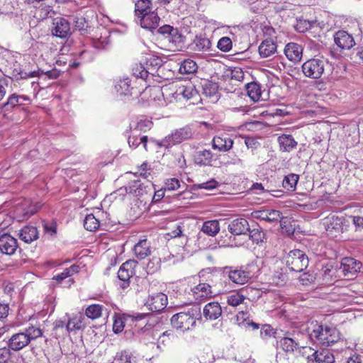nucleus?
<instances>
[{"label": "nucleus", "instance_id": "f03ea898", "mask_svg": "<svg viewBox=\"0 0 363 363\" xmlns=\"http://www.w3.org/2000/svg\"><path fill=\"white\" fill-rule=\"evenodd\" d=\"M43 335V330L39 327L30 325L25 328L23 332L13 334L7 342V346L11 351L18 352L28 346L31 341L35 340Z\"/></svg>", "mask_w": 363, "mask_h": 363}, {"label": "nucleus", "instance_id": "412c9836", "mask_svg": "<svg viewBox=\"0 0 363 363\" xmlns=\"http://www.w3.org/2000/svg\"><path fill=\"white\" fill-rule=\"evenodd\" d=\"M233 145V140L223 134L220 136H215L212 141L213 149H218L219 151L226 152L230 150Z\"/></svg>", "mask_w": 363, "mask_h": 363}, {"label": "nucleus", "instance_id": "58836bf2", "mask_svg": "<svg viewBox=\"0 0 363 363\" xmlns=\"http://www.w3.org/2000/svg\"><path fill=\"white\" fill-rule=\"evenodd\" d=\"M314 358V361L317 363H333L335 361L333 354L326 349L322 350L320 352L316 351Z\"/></svg>", "mask_w": 363, "mask_h": 363}, {"label": "nucleus", "instance_id": "4468645a", "mask_svg": "<svg viewBox=\"0 0 363 363\" xmlns=\"http://www.w3.org/2000/svg\"><path fill=\"white\" fill-rule=\"evenodd\" d=\"M252 218L269 223H277L281 218V213L274 209L254 211L251 213Z\"/></svg>", "mask_w": 363, "mask_h": 363}, {"label": "nucleus", "instance_id": "7ed1b4c3", "mask_svg": "<svg viewBox=\"0 0 363 363\" xmlns=\"http://www.w3.org/2000/svg\"><path fill=\"white\" fill-rule=\"evenodd\" d=\"M201 318L200 311L196 308H189L186 312H179L171 318L172 325L182 331H186L196 325L197 320Z\"/></svg>", "mask_w": 363, "mask_h": 363}, {"label": "nucleus", "instance_id": "4d7b16f0", "mask_svg": "<svg viewBox=\"0 0 363 363\" xmlns=\"http://www.w3.org/2000/svg\"><path fill=\"white\" fill-rule=\"evenodd\" d=\"M75 28L79 30H84L88 27V23L82 16L76 17L74 20Z\"/></svg>", "mask_w": 363, "mask_h": 363}, {"label": "nucleus", "instance_id": "69168bd1", "mask_svg": "<svg viewBox=\"0 0 363 363\" xmlns=\"http://www.w3.org/2000/svg\"><path fill=\"white\" fill-rule=\"evenodd\" d=\"M314 279L315 278L313 275L308 273H303L299 277L300 281L303 285H307L310 283H312Z\"/></svg>", "mask_w": 363, "mask_h": 363}, {"label": "nucleus", "instance_id": "a19ab883", "mask_svg": "<svg viewBox=\"0 0 363 363\" xmlns=\"http://www.w3.org/2000/svg\"><path fill=\"white\" fill-rule=\"evenodd\" d=\"M100 225L99 220L93 214H88L84 220V227L89 231H96Z\"/></svg>", "mask_w": 363, "mask_h": 363}, {"label": "nucleus", "instance_id": "49530a36", "mask_svg": "<svg viewBox=\"0 0 363 363\" xmlns=\"http://www.w3.org/2000/svg\"><path fill=\"white\" fill-rule=\"evenodd\" d=\"M133 74L142 79H145L149 74V72L142 64H135L132 68Z\"/></svg>", "mask_w": 363, "mask_h": 363}, {"label": "nucleus", "instance_id": "8fccbe9b", "mask_svg": "<svg viewBox=\"0 0 363 363\" xmlns=\"http://www.w3.org/2000/svg\"><path fill=\"white\" fill-rule=\"evenodd\" d=\"M316 351L308 346L301 347L299 349V352L301 355L309 361H314Z\"/></svg>", "mask_w": 363, "mask_h": 363}, {"label": "nucleus", "instance_id": "4be33fe9", "mask_svg": "<svg viewBox=\"0 0 363 363\" xmlns=\"http://www.w3.org/2000/svg\"><path fill=\"white\" fill-rule=\"evenodd\" d=\"M104 313L107 314L108 310L104 305L99 303L89 305L84 311L85 315L91 320L99 319Z\"/></svg>", "mask_w": 363, "mask_h": 363}, {"label": "nucleus", "instance_id": "c85d7f7f", "mask_svg": "<svg viewBox=\"0 0 363 363\" xmlns=\"http://www.w3.org/2000/svg\"><path fill=\"white\" fill-rule=\"evenodd\" d=\"M278 142L281 150L284 152H290L297 145V142L291 135L283 134L278 138Z\"/></svg>", "mask_w": 363, "mask_h": 363}, {"label": "nucleus", "instance_id": "0eeeda50", "mask_svg": "<svg viewBox=\"0 0 363 363\" xmlns=\"http://www.w3.org/2000/svg\"><path fill=\"white\" fill-rule=\"evenodd\" d=\"M138 262L133 259H128L120 267L118 271V277L122 281L120 286L125 289L130 285V278L135 274V267Z\"/></svg>", "mask_w": 363, "mask_h": 363}, {"label": "nucleus", "instance_id": "3c124183", "mask_svg": "<svg viewBox=\"0 0 363 363\" xmlns=\"http://www.w3.org/2000/svg\"><path fill=\"white\" fill-rule=\"evenodd\" d=\"M232 40L229 37H223L218 42L217 47L223 52H228L232 49Z\"/></svg>", "mask_w": 363, "mask_h": 363}, {"label": "nucleus", "instance_id": "c9c22d12", "mask_svg": "<svg viewBox=\"0 0 363 363\" xmlns=\"http://www.w3.org/2000/svg\"><path fill=\"white\" fill-rule=\"evenodd\" d=\"M79 271V267L76 264H72L69 267L65 268L62 272L59 273L55 275L52 279L57 281V282H61L66 278L70 277L74 274H76Z\"/></svg>", "mask_w": 363, "mask_h": 363}, {"label": "nucleus", "instance_id": "cd10ccee", "mask_svg": "<svg viewBox=\"0 0 363 363\" xmlns=\"http://www.w3.org/2000/svg\"><path fill=\"white\" fill-rule=\"evenodd\" d=\"M288 335L289 333H286L284 337L278 340L277 343L284 352L291 353L298 347V342Z\"/></svg>", "mask_w": 363, "mask_h": 363}, {"label": "nucleus", "instance_id": "79ce46f5", "mask_svg": "<svg viewBox=\"0 0 363 363\" xmlns=\"http://www.w3.org/2000/svg\"><path fill=\"white\" fill-rule=\"evenodd\" d=\"M127 193L138 196L143 194V184L140 180H133L125 187Z\"/></svg>", "mask_w": 363, "mask_h": 363}, {"label": "nucleus", "instance_id": "e2e57ef3", "mask_svg": "<svg viewBox=\"0 0 363 363\" xmlns=\"http://www.w3.org/2000/svg\"><path fill=\"white\" fill-rule=\"evenodd\" d=\"M245 143L247 148L257 149L259 145V142L253 137H247L245 139Z\"/></svg>", "mask_w": 363, "mask_h": 363}, {"label": "nucleus", "instance_id": "9b49d317", "mask_svg": "<svg viewBox=\"0 0 363 363\" xmlns=\"http://www.w3.org/2000/svg\"><path fill=\"white\" fill-rule=\"evenodd\" d=\"M154 99L157 98V105L164 106L170 104L183 102L185 92H154Z\"/></svg>", "mask_w": 363, "mask_h": 363}, {"label": "nucleus", "instance_id": "ea45409f", "mask_svg": "<svg viewBox=\"0 0 363 363\" xmlns=\"http://www.w3.org/2000/svg\"><path fill=\"white\" fill-rule=\"evenodd\" d=\"M299 176L296 174H289L285 176L282 182L283 187L287 191H293L296 189Z\"/></svg>", "mask_w": 363, "mask_h": 363}, {"label": "nucleus", "instance_id": "393cba45", "mask_svg": "<svg viewBox=\"0 0 363 363\" xmlns=\"http://www.w3.org/2000/svg\"><path fill=\"white\" fill-rule=\"evenodd\" d=\"M85 328L84 318L82 314H76L69 318L66 324V330L70 333Z\"/></svg>", "mask_w": 363, "mask_h": 363}, {"label": "nucleus", "instance_id": "774afa93", "mask_svg": "<svg viewBox=\"0 0 363 363\" xmlns=\"http://www.w3.org/2000/svg\"><path fill=\"white\" fill-rule=\"evenodd\" d=\"M350 218L352 219V223L354 225L357 230L363 228V217L358 216H351Z\"/></svg>", "mask_w": 363, "mask_h": 363}, {"label": "nucleus", "instance_id": "9d476101", "mask_svg": "<svg viewBox=\"0 0 363 363\" xmlns=\"http://www.w3.org/2000/svg\"><path fill=\"white\" fill-rule=\"evenodd\" d=\"M252 287H243L239 290H235L229 292L225 295L226 302L228 306L237 307L243 303L245 300L247 298L249 292L252 291Z\"/></svg>", "mask_w": 363, "mask_h": 363}, {"label": "nucleus", "instance_id": "09e8293b", "mask_svg": "<svg viewBox=\"0 0 363 363\" xmlns=\"http://www.w3.org/2000/svg\"><path fill=\"white\" fill-rule=\"evenodd\" d=\"M250 238L252 241L256 244H259L263 242L264 238V233L257 228L250 230Z\"/></svg>", "mask_w": 363, "mask_h": 363}, {"label": "nucleus", "instance_id": "f8f14e48", "mask_svg": "<svg viewBox=\"0 0 363 363\" xmlns=\"http://www.w3.org/2000/svg\"><path fill=\"white\" fill-rule=\"evenodd\" d=\"M52 33L53 35L65 38L70 34V23L63 17H57L53 19Z\"/></svg>", "mask_w": 363, "mask_h": 363}, {"label": "nucleus", "instance_id": "5701e85b", "mask_svg": "<svg viewBox=\"0 0 363 363\" xmlns=\"http://www.w3.org/2000/svg\"><path fill=\"white\" fill-rule=\"evenodd\" d=\"M303 49L301 46L295 43H288L284 49L286 57L291 61L298 62L302 57Z\"/></svg>", "mask_w": 363, "mask_h": 363}, {"label": "nucleus", "instance_id": "13d9d810", "mask_svg": "<svg viewBox=\"0 0 363 363\" xmlns=\"http://www.w3.org/2000/svg\"><path fill=\"white\" fill-rule=\"evenodd\" d=\"M203 91H218L219 86L213 80H205L202 84Z\"/></svg>", "mask_w": 363, "mask_h": 363}, {"label": "nucleus", "instance_id": "72a5a7b5", "mask_svg": "<svg viewBox=\"0 0 363 363\" xmlns=\"http://www.w3.org/2000/svg\"><path fill=\"white\" fill-rule=\"evenodd\" d=\"M195 50L199 52H206L211 49V42L204 35L196 36L194 40Z\"/></svg>", "mask_w": 363, "mask_h": 363}, {"label": "nucleus", "instance_id": "20e7f679", "mask_svg": "<svg viewBox=\"0 0 363 363\" xmlns=\"http://www.w3.org/2000/svg\"><path fill=\"white\" fill-rule=\"evenodd\" d=\"M259 272V267L255 263H250L240 269L230 270L229 279L237 284H244Z\"/></svg>", "mask_w": 363, "mask_h": 363}, {"label": "nucleus", "instance_id": "de8ad7c7", "mask_svg": "<svg viewBox=\"0 0 363 363\" xmlns=\"http://www.w3.org/2000/svg\"><path fill=\"white\" fill-rule=\"evenodd\" d=\"M21 99L29 101V99L24 95H17L16 94H13L9 97L8 101L6 105V106L10 105L12 107H14L16 106L23 105V101H20Z\"/></svg>", "mask_w": 363, "mask_h": 363}, {"label": "nucleus", "instance_id": "e433bc0d", "mask_svg": "<svg viewBox=\"0 0 363 363\" xmlns=\"http://www.w3.org/2000/svg\"><path fill=\"white\" fill-rule=\"evenodd\" d=\"M114 363H136L135 357L128 350H122L116 353Z\"/></svg>", "mask_w": 363, "mask_h": 363}, {"label": "nucleus", "instance_id": "2f4dec72", "mask_svg": "<svg viewBox=\"0 0 363 363\" xmlns=\"http://www.w3.org/2000/svg\"><path fill=\"white\" fill-rule=\"evenodd\" d=\"M213 153L211 150H204L196 152L194 155V161L195 164L200 166H206L211 164L213 160Z\"/></svg>", "mask_w": 363, "mask_h": 363}, {"label": "nucleus", "instance_id": "603ef678", "mask_svg": "<svg viewBox=\"0 0 363 363\" xmlns=\"http://www.w3.org/2000/svg\"><path fill=\"white\" fill-rule=\"evenodd\" d=\"M179 187L180 182L178 179L169 178L166 179L163 189L164 191H174L177 190Z\"/></svg>", "mask_w": 363, "mask_h": 363}, {"label": "nucleus", "instance_id": "052dcab7", "mask_svg": "<svg viewBox=\"0 0 363 363\" xmlns=\"http://www.w3.org/2000/svg\"><path fill=\"white\" fill-rule=\"evenodd\" d=\"M11 350L6 347L0 348V363H6L9 359Z\"/></svg>", "mask_w": 363, "mask_h": 363}, {"label": "nucleus", "instance_id": "39448f33", "mask_svg": "<svg viewBox=\"0 0 363 363\" xmlns=\"http://www.w3.org/2000/svg\"><path fill=\"white\" fill-rule=\"evenodd\" d=\"M286 264L291 271L301 272L307 267L308 259L303 251L293 250L286 257Z\"/></svg>", "mask_w": 363, "mask_h": 363}, {"label": "nucleus", "instance_id": "473e14b6", "mask_svg": "<svg viewBox=\"0 0 363 363\" xmlns=\"http://www.w3.org/2000/svg\"><path fill=\"white\" fill-rule=\"evenodd\" d=\"M201 230L209 236H215L220 230L219 222L217 220L205 221L203 223Z\"/></svg>", "mask_w": 363, "mask_h": 363}, {"label": "nucleus", "instance_id": "b1692460", "mask_svg": "<svg viewBox=\"0 0 363 363\" xmlns=\"http://www.w3.org/2000/svg\"><path fill=\"white\" fill-rule=\"evenodd\" d=\"M135 256L139 259H144L151 253L150 243L147 239L140 240L133 247Z\"/></svg>", "mask_w": 363, "mask_h": 363}, {"label": "nucleus", "instance_id": "6ab92c4d", "mask_svg": "<svg viewBox=\"0 0 363 363\" xmlns=\"http://www.w3.org/2000/svg\"><path fill=\"white\" fill-rule=\"evenodd\" d=\"M203 313L206 319L214 320L221 315L222 308L218 302L212 301L204 306Z\"/></svg>", "mask_w": 363, "mask_h": 363}, {"label": "nucleus", "instance_id": "a878e982", "mask_svg": "<svg viewBox=\"0 0 363 363\" xmlns=\"http://www.w3.org/2000/svg\"><path fill=\"white\" fill-rule=\"evenodd\" d=\"M343 220V218H340L335 216L325 218L324 225L325 226L326 230L330 232H342Z\"/></svg>", "mask_w": 363, "mask_h": 363}, {"label": "nucleus", "instance_id": "864d4df0", "mask_svg": "<svg viewBox=\"0 0 363 363\" xmlns=\"http://www.w3.org/2000/svg\"><path fill=\"white\" fill-rule=\"evenodd\" d=\"M114 88L116 91H128L130 87V80L128 78L119 79L115 82Z\"/></svg>", "mask_w": 363, "mask_h": 363}, {"label": "nucleus", "instance_id": "dca6fc26", "mask_svg": "<svg viewBox=\"0 0 363 363\" xmlns=\"http://www.w3.org/2000/svg\"><path fill=\"white\" fill-rule=\"evenodd\" d=\"M140 18V24L142 28L153 30L159 26L160 18L156 12V9L148 13H145L141 16Z\"/></svg>", "mask_w": 363, "mask_h": 363}, {"label": "nucleus", "instance_id": "4c0bfd02", "mask_svg": "<svg viewBox=\"0 0 363 363\" xmlns=\"http://www.w3.org/2000/svg\"><path fill=\"white\" fill-rule=\"evenodd\" d=\"M270 92H240L242 96L248 97L253 102L266 101L269 99Z\"/></svg>", "mask_w": 363, "mask_h": 363}, {"label": "nucleus", "instance_id": "680f3d73", "mask_svg": "<svg viewBox=\"0 0 363 363\" xmlns=\"http://www.w3.org/2000/svg\"><path fill=\"white\" fill-rule=\"evenodd\" d=\"M43 228L45 233L52 235H55L57 232V224L55 222H52L50 223L44 222Z\"/></svg>", "mask_w": 363, "mask_h": 363}, {"label": "nucleus", "instance_id": "6e6552de", "mask_svg": "<svg viewBox=\"0 0 363 363\" xmlns=\"http://www.w3.org/2000/svg\"><path fill=\"white\" fill-rule=\"evenodd\" d=\"M193 301L200 303L213 298L216 294L213 291L211 286L207 283H199L191 289Z\"/></svg>", "mask_w": 363, "mask_h": 363}, {"label": "nucleus", "instance_id": "bf43d9fd", "mask_svg": "<svg viewBox=\"0 0 363 363\" xmlns=\"http://www.w3.org/2000/svg\"><path fill=\"white\" fill-rule=\"evenodd\" d=\"M138 172L140 174V176L147 179L151 174V169L148 167V164L147 162H143L139 167Z\"/></svg>", "mask_w": 363, "mask_h": 363}, {"label": "nucleus", "instance_id": "1a4fd4ad", "mask_svg": "<svg viewBox=\"0 0 363 363\" xmlns=\"http://www.w3.org/2000/svg\"><path fill=\"white\" fill-rule=\"evenodd\" d=\"M145 305L152 312H160L167 305V296L162 292L152 293L149 295Z\"/></svg>", "mask_w": 363, "mask_h": 363}, {"label": "nucleus", "instance_id": "338daca9", "mask_svg": "<svg viewBox=\"0 0 363 363\" xmlns=\"http://www.w3.org/2000/svg\"><path fill=\"white\" fill-rule=\"evenodd\" d=\"M124 328V323L121 318H117L114 320L113 324V330L115 333H118L123 331Z\"/></svg>", "mask_w": 363, "mask_h": 363}, {"label": "nucleus", "instance_id": "c756f323", "mask_svg": "<svg viewBox=\"0 0 363 363\" xmlns=\"http://www.w3.org/2000/svg\"><path fill=\"white\" fill-rule=\"evenodd\" d=\"M154 0H138L135 4V15L138 18L141 17L145 13L152 11Z\"/></svg>", "mask_w": 363, "mask_h": 363}, {"label": "nucleus", "instance_id": "f704fd0d", "mask_svg": "<svg viewBox=\"0 0 363 363\" xmlns=\"http://www.w3.org/2000/svg\"><path fill=\"white\" fill-rule=\"evenodd\" d=\"M198 65L194 60L186 59L182 62L179 67V73L182 74H191L197 72Z\"/></svg>", "mask_w": 363, "mask_h": 363}, {"label": "nucleus", "instance_id": "5fc2aeb1", "mask_svg": "<svg viewBox=\"0 0 363 363\" xmlns=\"http://www.w3.org/2000/svg\"><path fill=\"white\" fill-rule=\"evenodd\" d=\"M60 72L58 69H52L45 72L42 71L40 74L38 72V76L39 77V79H45L47 77L50 79H56L60 76Z\"/></svg>", "mask_w": 363, "mask_h": 363}, {"label": "nucleus", "instance_id": "2eb2a0df", "mask_svg": "<svg viewBox=\"0 0 363 363\" xmlns=\"http://www.w3.org/2000/svg\"><path fill=\"white\" fill-rule=\"evenodd\" d=\"M334 41L342 50H350L355 45L352 35L343 30H340L335 33Z\"/></svg>", "mask_w": 363, "mask_h": 363}, {"label": "nucleus", "instance_id": "a18cd8bd", "mask_svg": "<svg viewBox=\"0 0 363 363\" xmlns=\"http://www.w3.org/2000/svg\"><path fill=\"white\" fill-rule=\"evenodd\" d=\"M153 125V123L147 118H140L136 123L134 130L139 132H147L150 130Z\"/></svg>", "mask_w": 363, "mask_h": 363}, {"label": "nucleus", "instance_id": "7c9ffc66", "mask_svg": "<svg viewBox=\"0 0 363 363\" xmlns=\"http://www.w3.org/2000/svg\"><path fill=\"white\" fill-rule=\"evenodd\" d=\"M277 50V45L272 40H265L259 46V53L262 57H268Z\"/></svg>", "mask_w": 363, "mask_h": 363}, {"label": "nucleus", "instance_id": "a211bd4d", "mask_svg": "<svg viewBox=\"0 0 363 363\" xmlns=\"http://www.w3.org/2000/svg\"><path fill=\"white\" fill-rule=\"evenodd\" d=\"M228 229L231 234L240 235L250 231V226L245 218H239L233 220L229 223Z\"/></svg>", "mask_w": 363, "mask_h": 363}, {"label": "nucleus", "instance_id": "ddd939ff", "mask_svg": "<svg viewBox=\"0 0 363 363\" xmlns=\"http://www.w3.org/2000/svg\"><path fill=\"white\" fill-rule=\"evenodd\" d=\"M18 247L17 240L9 234L0 236V252L6 255H13Z\"/></svg>", "mask_w": 363, "mask_h": 363}, {"label": "nucleus", "instance_id": "37998d69", "mask_svg": "<svg viewBox=\"0 0 363 363\" xmlns=\"http://www.w3.org/2000/svg\"><path fill=\"white\" fill-rule=\"evenodd\" d=\"M184 96L185 99H183V102H186L189 106L203 104V98L199 92H185Z\"/></svg>", "mask_w": 363, "mask_h": 363}, {"label": "nucleus", "instance_id": "f3484780", "mask_svg": "<svg viewBox=\"0 0 363 363\" xmlns=\"http://www.w3.org/2000/svg\"><path fill=\"white\" fill-rule=\"evenodd\" d=\"M362 264L352 257H344L341 261V267L345 277L353 276L360 270Z\"/></svg>", "mask_w": 363, "mask_h": 363}, {"label": "nucleus", "instance_id": "aec40b11", "mask_svg": "<svg viewBox=\"0 0 363 363\" xmlns=\"http://www.w3.org/2000/svg\"><path fill=\"white\" fill-rule=\"evenodd\" d=\"M19 238L26 243H31L38 238L39 232L36 227L26 225L18 233Z\"/></svg>", "mask_w": 363, "mask_h": 363}, {"label": "nucleus", "instance_id": "6e6d98bb", "mask_svg": "<svg viewBox=\"0 0 363 363\" xmlns=\"http://www.w3.org/2000/svg\"><path fill=\"white\" fill-rule=\"evenodd\" d=\"M159 33L163 35H168L169 36H173L177 33V30L174 28L172 26L169 25H164L160 27L158 30Z\"/></svg>", "mask_w": 363, "mask_h": 363}, {"label": "nucleus", "instance_id": "f257e3e1", "mask_svg": "<svg viewBox=\"0 0 363 363\" xmlns=\"http://www.w3.org/2000/svg\"><path fill=\"white\" fill-rule=\"evenodd\" d=\"M307 332L311 342L323 346L332 345L340 340V333L335 328L323 325L316 320L309 323Z\"/></svg>", "mask_w": 363, "mask_h": 363}, {"label": "nucleus", "instance_id": "bb28decb", "mask_svg": "<svg viewBox=\"0 0 363 363\" xmlns=\"http://www.w3.org/2000/svg\"><path fill=\"white\" fill-rule=\"evenodd\" d=\"M191 136V131L190 128L184 127L176 130L174 133L168 137L169 142L173 144L181 143L182 141L190 138Z\"/></svg>", "mask_w": 363, "mask_h": 363}, {"label": "nucleus", "instance_id": "423d86ee", "mask_svg": "<svg viewBox=\"0 0 363 363\" xmlns=\"http://www.w3.org/2000/svg\"><path fill=\"white\" fill-rule=\"evenodd\" d=\"M327 60L323 57L311 58L302 65L305 76L313 79H319L323 74Z\"/></svg>", "mask_w": 363, "mask_h": 363}, {"label": "nucleus", "instance_id": "c03bdc74", "mask_svg": "<svg viewBox=\"0 0 363 363\" xmlns=\"http://www.w3.org/2000/svg\"><path fill=\"white\" fill-rule=\"evenodd\" d=\"M174 338V333L172 330H167L164 332L158 338V347H166L169 346Z\"/></svg>", "mask_w": 363, "mask_h": 363}, {"label": "nucleus", "instance_id": "0e129e2a", "mask_svg": "<svg viewBox=\"0 0 363 363\" xmlns=\"http://www.w3.org/2000/svg\"><path fill=\"white\" fill-rule=\"evenodd\" d=\"M94 46L97 49H104L108 44V40L107 37L104 38H98L93 43Z\"/></svg>", "mask_w": 363, "mask_h": 363}]
</instances>
